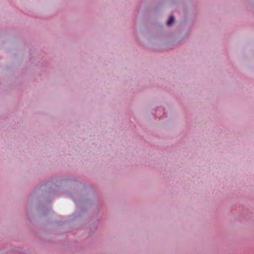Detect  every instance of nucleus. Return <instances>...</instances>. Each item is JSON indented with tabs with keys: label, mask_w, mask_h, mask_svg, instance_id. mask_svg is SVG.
Segmentation results:
<instances>
[{
	"label": "nucleus",
	"mask_w": 254,
	"mask_h": 254,
	"mask_svg": "<svg viewBox=\"0 0 254 254\" xmlns=\"http://www.w3.org/2000/svg\"><path fill=\"white\" fill-rule=\"evenodd\" d=\"M174 16H170L167 21V25L168 26H170L174 22Z\"/></svg>",
	"instance_id": "1"
}]
</instances>
